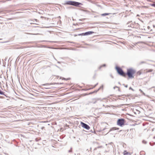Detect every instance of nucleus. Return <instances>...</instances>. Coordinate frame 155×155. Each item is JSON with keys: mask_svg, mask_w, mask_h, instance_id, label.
<instances>
[{"mask_svg": "<svg viewBox=\"0 0 155 155\" xmlns=\"http://www.w3.org/2000/svg\"><path fill=\"white\" fill-rule=\"evenodd\" d=\"M87 130H89L90 128V127H83Z\"/></svg>", "mask_w": 155, "mask_h": 155, "instance_id": "nucleus-12", "label": "nucleus"}, {"mask_svg": "<svg viewBox=\"0 0 155 155\" xmlns=\"http://www.w3.org/2000/svg\"><path fill=\"white\" fill-rule=\"evenodd\" d=\"M84 19H80L79 20L80 21H83Z\"/></svg>", "mask_w": 155, "mask_h": 155, "instance_id": "nucleus-26", "label": "nucleus"}, {"mask_svg": "<svg viewBox=\"0 0 155 155\" xmlns=\"http://www.w3.org/2000/svg\"><path fill=\"white\" fill-rule=\"evenodd\" d=\"M135 125L134 124H133L132 125V126H134Z\"/></svg>", "mask_w": 155, "mask_h": 155, "instance_id": "nucleus-40", "label": "nucleus"}, {"mask_svg": "<svg viewBox=\"0 0 155 155\" xmlns=\"http://www.w3.org/2000/svg\"><path fill=\"white\" fill-rule=\"evenodd\" d=\"M126 120L124 118H119L117 121V125L119 126H123L126 125L125 124Z\"/></svg>", "mask_w": 155, "mask_h": 155, "instance_id": "nucleus-3", "label": "nucleus"}, {"mask_svg": "<svg viewBox=\"0 0 155 155\" xmlns=\"http://www.w3.org/2000/svg\"><path fill=\"white\" fill-rule=\"evenodd\" d=\"M118 91H120V90H118Z\"/></svg>", "mask_w": 155, "mask_h": 155, "instance_id": "nucleus-46", "label": "nucleus"}, {"mask_svg": "<svg viewBox=\"0 0 155 155\" xmlns=\"http://www.w3.org/2000/svg\"><path fill=\"white\" fill-rule=\"evenodd\" d=\"M145 63H146V62L145 61H142L139 62L138 63V65H140L142 64H145Z\"/></svg>", "mask_w": 155, "mask_h": 155, "instance_id": "nucleus-10", "label": "nucleus"}, {"mask_svg": "<svg viewBox=\"0 0 155 155\" xmlns=\"http://www.w3.org/2000/svg\"><path fill=\"white\" fill-rule=\"evenodd\" d=\"M105 66H106V64H103V65H101V66H100L99 67V69H101L102 67H105Z\"/></svg>", "mask_w": 155, "mask_h": 155, "instance_id": "nucleus-14", "label": "nucleus"}, {"mask_svg": "<svg viewBox=\"0 0 155 155\" xmlns=\"http://www.w3.org/2000/svg\"><path fill=\"white\" fill-rule=\"evenodd\" d=\"M110 77H111L112 78H114V77H113V76L111 74V75H110Z\"/></svg>", "mask_w": 155, "mask_h": 155, "instance_id": "nucleus-33", "label": "nucleus"}, {"mask_svg": "<svg viewBox=\"0 0 155 155\" xmlns=\"http://www.w3.org/2000/svg\"><path fill=\"white\" fill-rule=\"evenodd\" d=\"M103 88V85H102V86H101L99 88H100V89L101 88Z\"/></svg>", "mask_w": 155, "mask_h": 155, "instance_id": "nucleus-32", "label": "nucleus"}, {"mask_svg": "<svg viewBox=\"0 0 155 155\" xmlns=\"http://www.w3.org/2000/svg\"><path fill=\"white\" fill-rule=\"evenodd\" d=\"M137 74H138L140 75V74H141V73L140 71H139L137 72Z\"/></svg>", "mask_w": 155, "mask_h": 155, "instance_id": "nucleus-19", "label": "nucleus"}, {"mask_svg": "<svg viewBox=\"0 0 155 155\" xmlns=\"http://www.w3.org/2000/svg\"><path fill=\"white\" fill-rule=\"evenodd\" d=\"M100 89V88H99V89L97 90H95L93 91L94 93H96L97 91H98Z\"/></svg>", "mask_w": 155, "mask_h": 155, "instance_id": "nucleus-21", "label": "nucleus"}, {"mask_svg": "<svg viewBox=\"0 0 155 155\" xmlns=\"http://www.w3.org/2000/svg\"><path fill=\"white\" fill-rule=\"evenodd\" d=\"M132 22V21H129L127 22V26L129 27H130L131 28L134 27V25L133 24L131 23Z\"/></svg>", "mask_w": 155, "mask_h": 155, "instance_id": "nucleus-5", "label": "nucleus"}, {"mask_svg": "<svg viewBox=\"0 0 155 155\" xmlns=\"http://www.w3.org/2000/svg\"><path fill=\"white\" fill-rule=\"evenodd\" d=\"M94 33V32L92 31H88L87 32H86L85 33H84V36L87 35H90Z\"/></svg>", "mask_w": 155, "mask_h": 155, "instance_id": "nucleus-6", "label": "nucleus"}, {"mask_svg": "<svg viewBox=\"0 0 155 155\" xmlns=\"http://www.w3.org/2000/svg\"><path fill=\"white\" fill-rule=\"evenodd\" d=\"M80 124V121H76L75 122V124L77 125H78Z\"/></svg>", "mask_w": 155, "mask_h": 155, "instance_id": "nucleus-17", "label": "nucleus"}, {"mask_svg": "<svg viewBox=\"0 0 155 155\" xmlns=\"http://www.w3.org/2000/svg\"><path fill=\"white\" fill-rule=\"evenodd\" d=\"M95 100H96V101H98V100H100V98H96L95 99Z\"/></svg>", "mask_w": 155, "mask_h": 155, "instance_id": "nucleus-29", "label": "nucleus"}, {"mask_svg": "<svg viewBox=\"0 0 155 155\" xmlns=\"http://www.w3.org/2000/svg\"><path fill=\"white\" fill-rule=\"evenodd\" d=\"M49 125V124H46L45 125Z\"/></svg>", "mask_w": 155, "mask_h": 155, "instance_id": "nucleus-41", "label": "nucleus"}, {"mask_svg": "<svg viewBox=\"0 0 155 155\" xmlns=\"http://www.w3.org/2000/svg\"><path fill=\"white\" fill-rule=\"evenodd\" d=\"M83 4L81 3L75 1H72V5L74 6H78L79 5H82Z\"/></svg>", "mask_w": 155, "mask_h": 155, "instance_id": "nucleus-4", "label": "nucleus"}, {"mask_svg": "<svg viewBox=\"0 0 155 155\" xmlns=\"http://www.w3.org/2000/svg\"><path fill=\"white\" fill-rule=\"evenodd\" d=\"M116 87L118 88V87H117V86H115V87H114V89Z\"/></svg>", "mask_w": 155, "mask_h": 155, "instance_id": "nucleus-35", "label": "nucleus"}, {"mask_svg": "<svg viewBox=\"0 0 155 155\" xmlns=\"http://www.w3.org/2000/svg\"><path fill=\"white\" fill-rule=\"evenodd\" d=\"M118 97V96H117V98H118L119 99L121 100L122 98L120 97Z\"/></svg>", "mask_w": 155, "mask_h": 155, "instance_id": "nucleus-24", "label": "nucleus"}, {"mask_svg": "<svg viewBox=\"0 0 155 155\" xmlns=\"http://www.w3.org/2000/svg\"><path fill=\"white\" fill-rule=\"evenodd\" d=\"M124 155H128L127 154H124Z\"/></svg>", "mask_w": 155, "mask_h": 155, "instance_id": "nucleus-44", "label": "nucleus"}, {"mask_svg": "<svg viewBox=\"0 0 155 155\" xmlns=\"http://www.w3.org/2000/svg\"><path fill=\"white\" fill-rule=\"evenodd\" d=\"M56 66L57 67H58V68H59V67H58V66H57V65H56Z\"/></svg>", "mask_w": 155, "mask_h": 155, "instance_id": "nucleus-43", "label": "nucleus"}, {"mask_svg": "<svg viewBox=\"0 0 155 155\" xmlns=\"http://www.w3.org/2000/svg\"><path fill=\"white\" fill-rule=\"evenodd\" d=\"M94 93V92H93H93H91L90 93H89V94H93V93Z\"/></svg>", "mask_w": 155, "mask_h": 155, "instance_id": "nucleus-30", "label": "nucleus"}, {"mask_svg": "<svg viewBox=\"0 0 155 155\" xmlns=\"http://www.w3.org/2000/svg\"><path fill=\"white\" fill-rule=\"evenodd\" d=\"M96 101H95L93 103H94V104H95V103H96Z\"/></svg>", "mask_w": 155, "mask_h": 155, "instance_id": "nucleus-39", "label": "nucleus"}, {"mask_svg": "<svg viewBox=\"0 0 155 155\" xmlns=\"http://www.w3.org/2000/svg\"><path fill=\"white\" fill-rule=\"evenodd\" d=\"M46 84H42V86H45V85Z\"/></svg>", "mask_w": 155, "mask_h": 155, "instance_id": "nucleus-31", "label": "nucleus"}, {"mask_svg": "<svg viewBox=\"0 0 155 155\" xmlns=\"http://www.w3.org/2000/svg\"><path fill=\"white\" fill-rule=\"evenodd\" d=\"M151 5L155 7V3H153Z\"/></svg>", "mask_w": 155, "mask_h": 155, "instance_id": "nucleus-22", "label": "nucleus"}, {"mask_svg": "<svg viewBox=\"0 0 155 155\" xmlns=\"http://www.w3.org/2000/svg\"><path fill=\"white\" fill-rule=\"evenodd\" d=\"M71 152V150H69V152Z\"/></svg>", "mask_w": 155, "mask_h": 155, "instance_id": "nucleus-37", "label": "nucleus"}, {"mask_svg": "<svg viewBox=\"0 0 155 155\" xmlns=\"http://www.w3.org/2000/svg\"><path fill=\"white\" fill-rule=\"evenodd\" d=\"M70 79V78H68L67 79H66L64 78H63L62 79V80H65L68 81V80H69Z\"/></svg>", "mask_w": 155, "mask_h": 155, "instance_id": "nucleus-18", "label": "nucleus"}, {"mask_svg": "<svg viewBox=\"0 0 155 155\" xmlns=\"http://www.w3.org/2000/svg\"><path fill=\"white\" fill-rule=\"evenodd\" d=\"M72 2V1H66L65 2V4L66 5H71Z\"/></svg>", "mask_w": 155, "mask_h": 155, "instance_id": "nucleus-8", "label": "nucleus"}, {"mask_svg": "<svg viewBox=\"0 0 155 155\" xmlns=\"http://www.w3.org/2000/svg\"><path fill=\"white\" fill-rule=\"evenodd\" d=\"M119 129L118 128H117L116 127H114L112 128V129H111V130H115L117 129Z\"/></svg>", "mask_w": 155, "mask_h": 155, "instance_id": "nucleus-15", "label": "nucleus"}, {"mask_svg": "<svg viewBox=\"0 0 155 155\" xmlns=\"http://www.w3.org/2000/svg\"><path fill=\"white\" fill-rule=\"evenodd\" d=\"M58 63H60V62L58 61Z\"/></svg>", "mask_w": 155, "mask_h": 155, "instance_id": "nucleus-42", "label": "nucleus"}, {"mask_svg": "<svg viewBox=\"0 0 155 155\" xmlns=\"http://www.w3.org/2000/svg\"><path fill=\"white\" fill-rule=\"evenodd\" d=\"M152 69H150L148 70V72H151L152 71Z\"/></svg>", "mask_w": 155, "mask_h": 155, "instance_id": "nucleus-27", "label": "nucleus"}, {"mask_svg": "<svg viewBox=\"0 0 155 155\" xmlns=\"http://www.w3.org/2000/svg\"><path fill=\"white\" fill-rule=\"evenodd\" d=\"M4 93L5 92H4L2 91L0 89V94L5 95Z\"/></svg>", "mask_w": 155, "mask_h": 155, "instance_id": "nucleus-11", "label": "nucleus"}, {"mask_svg": "<svg viewBox=\"0 0 155 155\" xmlns=\"http://www.w3.org/2000/svg\"><path fill=\"white\" fill-rule=\"evenodd\" d=\"M143 142L144 143H146V142L144 140H143Z\"/></svg>", "mask_w": 155, "mask_h": 155, "instance_id": "nucleus-34", "label": "nucleus"}, {"mask_svg": "<svg viewBox=\"0 0 155 155\" xmlns=\"http://www.w3.org/2000/svg\"><path fill=\"white\" fill-rule=\"evenodd\" d=\"M66 126H69V125H66Z\"/></svg>", "mask_w": 155, "mask_h": 155, "instance_id": "nucleus-47", "label": "nucleus"}, {"mask_svg": "<svg viewBox=\"0 0 155 155\" xmlns=\"http://www.w3.org/2000/svg\"><path fill=\"white\" fill-rule=\"evenodd\" d=\"M118 97H121L122 98H124L126 97V95H118Z\"/></svg>", "mask_w": 155, "mask_h": 155, "instance_id": "nucleus-13", "label": "nucleus"}, {"mask_svg": "<svg viewBox=\"0 0 155 155\" xmlns=\"http://www.w3.org/2000/svg\"><path fill=\"white\" fill-rule=\"evenodd\" d=\"M60 130H59L58 129V131H62L63 130H62V129L61 128H60Z\"/></svg>", "mask_w": 155, "mask_h": 155, "instance_id": "nucleus-23", "label": "nucleus"}, {"mask_svg": "<svg viewBox=\"0 0 155 155\" xmlns=\"http://www.w3.org/2000/svg\"><path fill=\"white\" fill-rule=\"evenodd\" d=\"M118 84H119L121 85V84H120V82H118Z\"/></svg>", "mask_w": 155, "mask_h": 155, "instance_id": "nucleus-38", "label": "nucleus"}, {"mask_svg": "<svg viewBox=\"0 0 155 155\" xmlns=\"http://www.w3.org/2000/svg\"><path fill=\"white\" fill-rule=\"evenodd\" d=\"M143 126H144L143 124Z\"/></svg>", "mask_w": 155, "mask_h": 155, "instance_id": "nucleus-48", "label": "nucleus"}, {"mask_svg": "<svg viewBox=\"0 0 155 155\" xmlns=\"http://www.w3.org/2000/svg\"><path fill=\"white\" fill-rule=\"evenodd\" d=\"M135 72V71L132 68H129L127 69V73H125V77L127 75L129 78H134L133 75Z\"/></svg>", "mask_w": 155, "mask_h": 155, "instance_id": "nucleus-1", "label": "nucleus"}, {"mask_svg": "<svg viewBox=\"0 0 155 155\" xmlns=\"http://www.w3.org/2000/svg\"><path fill=\"white\" fill-rule=\"evenodd\" d=\"M139 91L141 93H142V94L145 95V94L143 91H142V90H141V89H139Z\"/></svg>", "mask_w": 155, "mask_h": 155, "instance_id": "nucleus-16", "label": "nucleus"}, {"mask_svg": "<svg viewBox=\"0 0 155 155\" xmlns=\"http://www.w3.org/2000/svg\"><path fill=\"white\" fill-rule=\"evenodd\" d=\"M78 35H79V36H80V35H84V33H81V34H78Z\"/></svg>", "mask_w": 155, "mask_h": 155, "instance_id": "nucleus-20", "label": "nucleus"}, {"mask_svg": "<svg viewBox=\"0 0 155 155\" xmlns=\"http://www.w3.org/2000/svg\"><path fill=\"white\" fill-rule=\"evenodd\" d=\"M94 127H94V129H95V128H94Z\"/></svg>", "mask_w": 155, "mask_h": 155, "instance_id": "nucleus-45", "label": "nucleus"}, {"mask_svg": "<svg viewBox=\"0 0 155 155\" xmlns=\"http://www.w3.org/2000/svg\"><path fill=\"white\" fill-rule=\"evenodd\" d=\"M98 84V83H97L93 87V88H94Z\"/></svg>", "mask_w": 155, "mask_h": 155, "instance_id": "nucleus-28", "label": "nucleus"}, {"mask_svg": "<svg viewBox=\"0 0 155 155\" xmlns=\"http://www.w3.org/2000/svg\"><path fill=\"white\" fill-rule=\"evenodd\" d=\"M116 69L118 74L121 76L125 77V73L120 68L117 66L116 67Z\"/></svg>", "mask_w": 155, "mask_h": 155, "instance_id": "nucleus-2", "label": "nucleus"}, {"mask_svg": "<svg viewBox=\"0 0 155 155\" xmlns=\"http://www.w3.org/2000/svg\"><path fill=\"white\" fill-rule=\"evenodd\" d=\"M80 124H79V126H80V125H81V126H89L88 125L83 122L82 121H80Z\"/></svg>", "mask_w": 155, "mask_h": 155, "instance_id": "nucleus-7", "label": "nucleus"}, {"mask_svg": "<svg viewBox=\"0 0 155 155\" xmlns=\"http://www.w3.org/2000/svg\"><path fill=\"white\" fill-rule=\"evenodd\" d=\"M129 89L131 90H132L133 91H134V90L131 87H129Z\"/></svg>", "mask_w": 155, "mask_h": 155, "instance_id": "nucleus-25", "label": "nucleus"}, {"mask_svg": "<svg viewBox=\"0 0 155 155\" xmlns=\"http://www.w3.org/2000/svg\"><path fill=\"white\" fill-rule=\"evenodd\" d=\"M110 14V13H103V14H101V15L102 16H105L106 15H108Z\"/></svg>", "mask_w": 155, "mask_h": 155, "instance_id": "nucleus-9", "label": "nucleus"}, {"mask_svg": "<svg viewBox=\"0 0 155 155\" xmlns=\"http://www.w3.org/2000/svg\"><path fill=\"white\" fill-rule=\"evenodd\" d=\"M154 91H155V90Z\"/></svg>", "mask_w": 155, "mask_h": 155, "instance_id": "nucleus-49", "label": "nucleus"}, {"mask_svg": "<svg viewBox=\"0 0 155 155\" xmlns=\"http://www.w3.org/2000/svg\"><path fill=\"white\" fill-rule=\"evenodd\" d=\"M124 87H128V85H125L124 86Z\"/></svg>", "mask_w": 155, "mask_h": 155, "instance_id": "nucleus-36", "label": "nucleus"}]
</instances>
